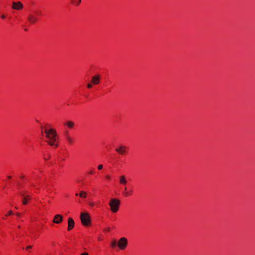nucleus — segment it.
<instances>
[{
	"label": "nucleus",
	"mask_w": 255,
	"mask_h": 255,
	"mask_svg": "<svg viewBox=\"0 0 255 255\" xmlns=\"http://www.w3.org/2000/svg\"><path fill=\"white\" fill-rule=\"evenodd\" d=\"M41 130L45 137V141L50 146L57 148L58 146L59 136L55 129L47 125L42 127Z\"/></svg>",
	"instance_id": "f257e3e1"
},
{
	"label": "nucleus",
	"mask_w": 255,
	"mask_h": 255,
	"mask_svg": "<svg viewBox=\"0 0 255 255\" xmlns=\"http://www.w3.org/2000/svg\"><path fill=\"white\" fill-rule=\"evenodd\" d=\"M18 193L21 196L22 204L27 205L28 201L31 199V193L29 191L27 186L25 185L19 188Z\"/></svg>",
	"instance_id": "f03ea898"
},
{
	"label": "nucleus",
	"mask_w": 255,
	"mask_h": 255,
	"mask_svg": "<svg viewBox=\"0 0 255 255\" xmlns=\"http://www.w3.org/2000/svg\"><path fill=\"white\" fill-rule=\"evenodd\" d=\"M120 204V200L116 198L111 199L109 205L111 212L114 213H117L119 210Z\"/></svg>",
	"instance_id": "7ed1b4c3"
},
{
	"label": "nucleus",
	"mask_w": 255,
	"mask_h": 255,
	"mask_svg": "<svg viewBox=\"0 0 255 255\" xmlns=\"http://www.w3.org/2000/svg\"><path fill=\"white\" fill-rule=\"evenodd\" d=\"M80 219L82 225L84 226H89L91 224V219L88 213H81Z\"/></svg>",
	"instance_id": "20e7f679"
},
{
	"label": "nucleus",
	"mask_w": 255,
	"mask_h": 255,
	"mask_svg": "<svg viewBox=\"0 0 255 255\" xmlns=\"http://www.w3.org/2000/svg\"><path fill=\"white\" fill-rule=\"evenodd\" d=\"M128 245V240L125 237L120 238L118 242V246L121 250H125L127 248Z\"/></svg>",
	"instance_id": "39448f33"
},
{
	"label": "nucleus",
	"mask_w": 255,
	"mask_h": 255,
	"mask_svg": "<svg viewBox=\"0 0 255 255\" xmlns=\"http://www.w3.org/2000/svg\"><path fill=\"white\" fill-rule=\"evenodd\" d=\"M115 150L120 155H125L128 153V148L126 146L121 145L119 147H117Z\"/></svg>",
	"instance_id": "423d86ee"
},
{
	"label": "nucleus",
	"mask_w": 255,
	"mask_h": 255,
	"mask_svg": "<svg viewBox=\"0 0 255 255\" xmlns=\"http://www.w3.org/2000/svg\"><path fill=\"white\" fill-rule=\"evenodd\" d=\"M64 137L68 145H72L74 142V140L70 135L68 130H65L64 132Z\"/></svg>",
	"instance_id": "0eeeda50"
},
{
	"label": "nucleus",
	"mask_w": 255,
	"mask_h": 255,
	"mask_svg": "<svg viewBox=\"0 0 255 255\" xmlns=\"http://www.w3.org/2000/svg\"><path fill=\"white\" fill-rule=\"evenodd\" d=\"M101 79V75L96 74L92 76L91 82L94 85H97L100 82Z\"/></svg>",
	"instance_id": "6e6552de"
},
{
	"label": "nucleus",
	"mask_w": 255,
	"mask_h": 255,
	"mask_svg": "<svg viewBox=\"0 0 255 255\" xmlns=\"http://www.w3.org/2000/svg\"><path fill=\"white\" fill-rule=\"evenodd\" d=\"M133 193V191L132 189H128V188L125 186L122 194L124 197H127L132 196Z\"/></svg>",
	"instance_id": "1a4fd4ad"
},
{
	"label": "nucleus",
	"mask_w": 255,
	"mask_h": 255,
	"mask_svg": "<svg viewBox=\"0 0 255 255\" xmlns=\"http://www.w3.org/2000/svg\"><path fill=\"white\" fill-rule=\"evenodd\" d=\"M63 125L65 128L69 129H72L75 127V123L71 121H66L63 123Z\"/></svg>",
	"instance_id": "9d476101"
},
{
	"label": "nucleus",
	"mask_w": 255,
	"mask_h": 255,
	"mask_svg": "<svg viewBox=\"0 0 255 255\" xmlns=\"http://www.w3.org/2000/svg\"><path fill=\"white\" fill-rule=\"evenodd\" d=\"M27 19L28 21L31 24L35 23L38 20L37 16L32 12L28 15Z\"/></svg>",
	"instance_id": "9b49d317"
},
{
	"label": "nucleus",
	"mask_w": 255,
	"mask_h": 255,
	"mask_svg": "<svg viewBox=\"0 0 255 255\" xmlns=\"http://www.w3.org/2000/svg\"><path fill=\"white\" fill-rule=\"evenodd\" d=\"M63 217L59 214L56 215L53 219V223L55 224H60L62 222Z\"/></svg>",
	"instance_id": "f8f14e48"
},
{
	"label": "nucleus",
	"mask_w": 255,
	"mask_h": 255,
	"mask_svg": "<svg viewBox=\"0 0 255 255\" xmlns=\"http://www.w3.org/2000/svg\"><path fill=\"white\" fill-rule=\"evenodd\" d=\"M12 7L14 9L16 10H20L23 8V4L22 3L20 2H14L12 3Z\"/></svg>",
	"instance_id": "ddd939ff"
},
{
	"label": "nucleus",
	"mask_w": 255,
	"mask_h": 255,
	"mask_svg": "<svg viewBox=\"0 0 255 255\" xmlns=\"http://www.w3.org/2000/svg\"><path fill=\"white\" fill-rule=\"evenodd\" d=\"M75 225V222L72 218L69 217L68 219V228L67 230L68 231H71L74 227Z\"/></svg>",
	"instance_id": "4468645a"
},
{
	"label": "nucleus",
	"mask_w": 255,
	"mask_h": 255,
	"mask_svg": "<svg viewBox=\"0 0 255 255\" xmlns=\"http://www.w3.org/2000/svg\"><path fill=\"white\" fill-rule=\"evenodd\" d=\"M119 183L120 184L123 185L125 186L127 185V184L128 183V181L127 180V178L125 175H122L120 177Z\"/></svg>",
	"instance_id": "2eb2a0df"
},
{
	"label": "nucleus",
	"mask_w": 255,
	"mask_h": 255,
	"mask_svg": "<svg viewBox=\"0 0 255 255\" xmlns=\"http://www.w3.org/2000/svg\"><path fill=\"white\" fill-rule=\"evenodd\" d=\"M71 4L75 6H78L80 5L81 0H70Z\"/></svg>",
	"instance_id": "dca6fc26"
},
{
	"label": "nucleus",
	"mask_w": 255,
	"mask_h": 255,
	"mask_svg": "<svg viewBox=\"0 0 255 255\" xmlns=\"http://www.w3.org/2000/svg\"><path fill=\"white\" fill-rule=\"evenodd\" d=\"M75 196H79L80 197H81V198H86V197H87V193L86 192L84 191H81L79 194L78 193H76L75 194Z\"/></svg>",
	"instance_id": "f3484780"
},
{
	"label": "nucleus",
	"mask_w": 255,
	"mask_h": 255,
	"mask_svg": "<svg viewBox=\"0 0 255 255\" xmlns=\"http://www.w3.org/2000/svg\"><path fill=\"white\" fill-rule=\"evenodd\" d=\"M36 16H40L42 15V11L39 9H36L32 12Z\"/></svg>",
	"instance_id": "a211bd4d"
},
{
	"label": "nucleus",
	"mask_w": 255,
	"mask_h": 255,
	"mask_svg": "<svg viewBox=\"0 0 255 255\" xmlns=\"http://www.w3.org/2000/svg\"><path fill=\"white\" fill-rule=\"evenodd\" d=\"M13 214V212L12 211L10 210L7 213H5L4 215L2 217V218L3 219H6V218L8 216H10Z\"/></svg>",
	"instance_id": "6ab92c4d"
},
{
	"label": "nucleus",
	"mask_w": 255,
	"mask_h": 255,
	"mask_svg": "<svg viewBox=\"0 0 255 255\" xmlns=\"http://www.w3.org/2000/svg\"><path fill=\"white\" fill-rule=\"evenodd\" d=\"M118 246V243L116 240H113L111 243V246L112 248H115Z\"/></svg>",
	"instance_id": "aec40b11"
},
{
	"label": "nucleus",
	"mask_w": 255,
	"mask_h": 255,
	"mask_svg": "<svg viewBox=\"0 0 255 255\" xmlns=\"http://www.w3.org/2000/svg\"><path fill=\"white\" fill-rule=\"evenodd\" d=\"M43 157L45 160H48L51 157V155L49 153H45L44 154Z\"/></svg>",
	"instance_id": "412c9836"
},
{
	"label": "nucleus",
	"mask_w": 255,
	"mask_h": 255,
	"mask_svg": "<svg viewBox=\"0 0 255 255\" xmlns=\"http://www.w3.org/2000/svg\"><path fill=\"white\" fill-rule=\"evenodd\" d=\"M93 85H94L91 82L90 83H89L87 84V87L88 89H91L93 87Z\"/></svg>",
	"instance_id": "4be33fe9"
},
{
	"label": "nucleus",
	"mask_w": 255,
	"mask_h": 255,
	"mask_svg": "<svg viewBox=\"0 0 255 255\" xmlns=\"http://www.w3.org/2000/svg\"><path fill=\"white\" fill-rule=\"evenodd\" d=\"M88 173L90 175H93L95 173V171L94 169H92L88 172Z\"/></svg>",
	"instance_id": "5701e85b"
},
{
	"label": "nucleus",
	"mask_w": 255,
	"mask_h": 255,
	"mask_svg": "<svg viewBox=\"0 0 255 255\" xmlns=\"http://www.w3.org/2000/svg\"><path fill=\"white\" fill-rule=\"evenodd\" d=\"M18 232L16 231L15 232V236H13V239H17L18 238Z\"/></svg>",
	"instance_id": "b1692460"
},
{
	"label": "nucleus",
	"mask_w": 255,
	"mask_h": 255,
	"mask_svg": "<svg viewBox=\"0 0 255 255\" xmlns=\"http://www.w3.org/2000/svg\"><path fill=\"white\" fill-rule=\"evenodd\" d=\"M103 168V166L102 164H99L98 166V170H101Z\"/></svg>",
	"instance_id": "393cba45"
},
{
	"label": "nucleus",
	"mask_w": 255,
	"mask_h": 255,
	"mask_svg": "<svg viewBox=\"0 0 255 255\" xmlns=\"http://www.w3.org/2000/svg\"><path fill=\"white\" fill-rule=\"evenodd\" d=\"M95 203H94V202H91V203H89V206H90V207H94V206H95Z\"/></svg>",
	"instance_id": "a878e982"
},
{
	"label": "nucleus",
	"mask_w": 255,
	"mask_h": 255,
	"mask_svg": "<svg viewBox=\"0 0 255 255\" xmlns=\"http://www.w3.org/2000/svg\"><path fill=\"white\" fill-rule=\"evenodd\" d=\"M31 248H32V246H27V247H26V250L29 251V250H30Z\"/></svg>",
	"instance_id": "bb28decb"
},
{
	"label": "nucleus",
	"mask_w": 255,
	"mask_h": 255,
	"mask_svg": "<svg viewBox=\"0 0 255 255\" xmlns=\"http://www.w3.org/2000/svg\"><path fill=\"white\" fill-rule=\"evenodd\" d=\"M106 178L107 179H108L109 180H111V176L109 175H107L106 176Z\"/></svg>",
	"instance_id": "cd10ccee"
},
{
	"label": "nucleus",
	"mask_w": 255,
	"mask_h": 255,
	"mask_svg": "<svg viewBox=\"0 0 255 255\" xmlns=\"http://www.w3.org/2000/svg\"><path fill=\"white\" fill-rule=\"evenodd\" d=\"M5 17H6V16H5V15L4 14H2V15H1V18L2 19H5Z\"/></svg>",
	"instance_id": "c85d7f7f"
},
{
	"label": "nucleus",
	"mask_w": 255,
	"mask_h": 255,
	"mask_svg": "<svg viewBox=\"0 0 255 255\" xmlns=\"http://www.w3.org/2000/svg\"><path fill=\"white\" fill-rule=\"evenodd\" d=\"M81 255H89V254L87 253H84L81 254Z\"/></svg>",
	"instance_id": "c756f323"
},
{
	"label": "nucleus",
	"mask_w": 255,
	"mask_h": 255,
	"mask_svg": "<svg viewBox=\"0 0 255 255\" xmlns=\"http://www.w3.org/2000/svg\"><path fill=\"white\" fill-rule=\"evenodd\" d=\"M18 229H20V226H18Z\"/></svg>",
	"instance_id": "7c9ffc66"
}]
</instances>
